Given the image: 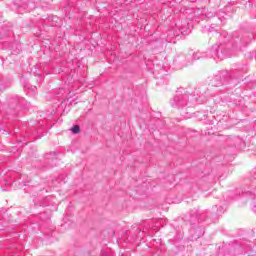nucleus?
<instances>
[{
  "label": "nucleus",
  "instance_id": "f257e3e1",
  "mask_svg": "<svg viewBox=\"0 0 256 256\" xmlns=\"http://www.w3.org/2000/svg\"><path fill=\"white\" fill-rule=\"evenodd\" d=\"M187 99H189V96L187 94L175 96L173 100L171 101L172 107H185L187 105Z\"/></svg>",
  "mask_w": 256,
  "mask_h": 256
},
{
  "label": "nucleus",
  "instance_id": "f03ea898",
  "mask_svg": "<svg viewBox=\"0 0 256 256\" xmlns=\"http://www.w3.org/2000/svg\"><path fill=\"white\" fill-rule=\"evenodd\" d=\"M72 133H74L75 135H77V133H79V131H81V128L79 127V125H75L71 128Z\"/></svg>",
  "mask_w": 256,
  "mask_h": 256
}]
</instances>
